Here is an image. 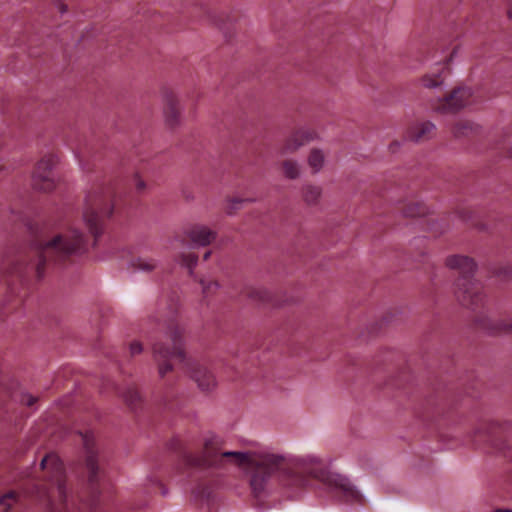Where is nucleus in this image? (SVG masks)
Listing matches in <instances>:
<instances>
[{"mask_svg": "<svg viewBox=\"0 0 512 512\" xmlns=\"http://www.w3.org/2000/svg\"><path fill=\"white\" fill-rule=\"evenodd\" d=\"M508 15H509V17H510V18H512V10H510V11L508 12Z\"/></svg>", "mask_w": 512, "mask_h": 512, "instance_id": "36", "label": "nucleus"}, {"mask_svg": "<svg viewBox=\"0 0 512 512\" xmlns=\"http://www.w3.org/2000/svg\"><path fill=\"white\" fill-rule=\"evenodd\" d=\"M446 265L460 273L456 283V296L459 302L470 309H476L482 305L485 298L482 286L471 278L476 270L473 259L467 256L454 255L447 258Z\"/></svg>", "mask_w": 512, "mask_h": 512, "instance_id": "5", "label": "nucleus"}, {"mask_svg": "<svg viewBox=\"0 0 512 512\" xmlns=\"http://www.w3.org/2000/svg\"><path fill=\"white\" fill-rule=\"evenodd\" d=\"M177 312L178 304L175 301H172L167 308H161L160 310L159 321L164 322L166 325V333L172 342L173 349L169 350L161 343L153 345V357L158 365L159 375L164 377L171 371L170 359L177 357L182 363L184 371L194 379L198 387L203 391H210L216 385L215 377L205 365L186 356L182 335L183 330L176 323Z\"/></svg>", "mask_w": 512, "mask_h": 512, "instance_id": "2", "label": "nucleus"}, {"mask_svg": "<svg viewBox=\"0 0 512 512\" xmlns=\"http://www.w3.org/2000/svg\"><path fill=\"white\" fill-rule=\"evenodd\" d=\"M477 126L467 120L458 121L453 127V134L455 137L468 136L476 131Z\"/></svg>", "mask_w": 512, "mask_h": 512, "instance_id": "19", "label": "nucleus"}, {"mask_svg": "<svg viewBox=\"0 0 512 512\" xmlns=\"http://www.w3.org/2000/svg\"><path fill=\"white\" fill-rule=\"evenodd\" d=\"M394 146H398V143H394V144L390 145V148L393 149Z\"/></svg>", "mask_w": 512, "mask_h": 512, "instance_id": "35", "label": "nucleus"}, {"mask_svg": "<svg viewBox=\"0 0 512 512\" xmlns=\"http://www.w3.org/2000/svg\"><path fill=\"white\" fill-rule=\"evenodd\" d=\"M88 250L87 238L79 229L71 228L53 235L49 240L37 246V276L41 278L44 275V266L47 263L62 262L71 256L83 255Z\"/></svg>", "mask_w": 512, "mask_h": 512, "instance_id": "3", "label": "nucleus"}, {"mask_svg": "<svg viewBox=\"0 0 512 512\" xmlns=\"http://www.w3.org/2000/svg\"><path fill=\"white\" fill-rule=\"evenodd\" d=\"M165 109V121L170 127H175L180 123V111L178 109V99L171 91H166L163 96Z\"/></svg>", "mask_w": 512, "mask_h": 512, "instance_id": "13", "label": "nucleus"}, {"mask_svg": "<svg viewBox=\"0 0 512 512\" xmlns=\"http://www.w3.org/2000/svg\"><path fill=\"white\" fill-rule=\"evenodd\" d=\"M135 188L138 192H143L146 189L145 181L139 176H135L134 178Z\"/></svg>", "mask_w": 512, "mask_h": 512, "instance_id": "28", "label": "nucleus"}, {"mask_svg": "<svg viewBox=\"0 0 512 512\" xmlns=\"http://www.w3.org/2000/svg\"><path fill=\"white\" fill-rule=\"evenodd\" d=\"M158 266V261L151 257L139 256L133 258L129 262V268L132 271H139L144 273L152 272Z\"/></svg>", "mask_w": 512, "mask_h": 512, "instance_id": "15", "label": "nucleus"}, {"mask_svg": "<svg viewBox=\"0 0 512 512\" xmlns=\"http://www.w3.org/2000/svg\"><path fill=\"white\" fill-rule=\"evenodd\" d=\"M36 401H37V398L28 393L23 394L21 397L22 404H24L28 407H32L36 403Z\"/></svg>", "mask_w": 512, "mask_h": 512, "instance_id": "27", "label": "nucleus"}, {"mask_svg": "<svg viewBox=\"0 0 512 512\" xmlns=\"http://www.w3.org/2000/svg\"><path fill=\"white\" fill-rule=\"evenodd\" d=\"M302 196L308 205H316L322 196V188L314 184H305L302 187Z\"/></svg>", "mask_w": 512, "mask_h": 512, "instance_id": "16", "label": "nucleus"}, {"mask_svg": "<svg viewBox=\"0 0 512 512\" xmlns=\"http://www.w3.org/2000/svg\"><path fill=\"white\" fill-rule=\"evenodd\" d=\"M313 139V133L306 130H299L290 135L282 144L279 154L285 156L296 152Z\"/></svg>", "mask_w": 512, "mask_h": 512, "instance_id": "11", "label": "nucleus"}, {"mask_svg": "<svg viewBox=\"0 0 512 512\" xmlns=\"http://www.w3.org/2000/svg\"><path fill=\"white\" fill-rule=\"evenodd\" d=\"M184 234L194 247H206L217 238V232L204 224H194Z\"/></svg>", "mask_w": 512, "mask_h": 512, "instance_id": "10", "label": "nucleus"}, {"mask_svg": "<svg viewBox=\"0 0 512 512\" xmlns=\"http://www.w3.org/2000/svg\"><path fill=\"white\" fill-rule=\"evenodd\" d=\"M178 261L183 267H186L189 270L190 274H192L198 263V257L193 252L182 253L179 256Z\"/></svg>", "mask_w": 512, "mask_h": 512, "instance_id": "22", "label": "nucleus"}, {"mask_svg": "<svg viewBox=\"0 0 512 512\" xmlns=\"http://www.w3.org/2000/svg\"><path fill=\"white\" fill-rule=\"evenodd\" d=\"M495 512H512L511 509H496Z\"/></svg>", "mask_w": 512, "mask_h": 512, "instance_id": "33", "label": "nucleus"}, {"mask_svg": "<svg viewBox=\"0 0 512 512\" xmlns=\"http://www.w3.org/2000/svg\"><path fill=\"white\" fill-rule=\"evenodd\" d=\"M510 153H511V156H512V148H511V152Z\"/></svg>", "mask_w": 512, "mask_h": 512, "instance_id": "37", "label": "nucleus"}, {"mask_svg": "<svg viewBox=\"0 0 512 512\" xmlns=\"http://www.w3.org/2000/svg\"><path fill=\"white\" fill-rule=\"evenodd\" d=\"M472 441L478 445L482 442H486L490 439L489 428L486 424L478 426L471 435Z\"/></svg>", "mask_w": 512, "mask_h": 512, "instance_id": "23", "label": "nucleus"}, {"mask_svg": "<svg viewBox=\"0 0 512 512\" xmlns=\"http://www.w3.org/2000/svg\"><path fill=\"white\" fill-rule=\"evenodd\" d=\"M58 158L55 155L44 156L37 164L33 174L34 188L48 192L51 191L56 185V178L53 172Z\"/></svg>", "mask_w": 512, "mask_h": 512, "instance_id": "6", "label": "nucleus"}, {"mask_svg": "<svg viewBox=\"0 0 512 512\" xmlns=\"http://www.w3.org/2000/svg\"><path fill=\"white\" fill-rule=\"evenodd\" d=\"M111 197L112 190L104 183L92 185L85 195L83 221L93 236L92 247L97 245L98 239L103 234L104 217H110L113 214Z\"/></svg>", "mask_w": 512, "mask_h": 512, "instance_id": "4", "label": "nucleus"}, {"mask_svg": "<svg viewBox=\"0 0 512 512\" xmlns=\"http://www.w3.org/2000/svg\"><path fill=\"white\" fill-rule=\"evenodd\" d=\"M122 397L124 398L125 402L131 407L136 406V404L140 400V395L134 387H128L125 390V392H123Z\"/></svg>", "mask_w": 512, "mask_h": 512, "instance_id": "24", "label": "nucleus"}, {"mask_svg": "<svg viewBox=\"0 0 512 512\" xmlns=\"http://www.w3.org/2000/svg\"><path fill=\"white\" fill-rule=\"evenodd\" d=\"M211 256V251H207L204 255H203V259L204 260H208Z\"/></svg>", "mask_w": 512, "mask_h": 512, "instance_id": "32", "label": "nucleus"}, {"mask_svg": "<svg viewBox=\"0 0 512 512\" xmlns=\"http://www.w3.org/2000/svg\"><path fill=\"white\" fill-rule=\"evenodd\" d=\"M143 351V345L139 341H133L129 346L131 356L140 354Z\"/></svg>", "mask_w": 512, "mask_h": 512, "instance_id": "26", "label": "nucleus"}, {"mask_svg": "<svg viewBox=\"0 0 512 512\" xmlns=\"http://www.w3.org/2000/svg\"><path fill=\"white\" fill-rule=\"evenodd\" d=\"M42 470L48 469L53 474V482L56 485V491L62 501L66 500V485L63 479V466L55 454L46 455L40 462Z\"/></svg>", "mask_w": 512, "mask_h": 512, "instance_id": "9", "label": "nucleus"}, {"mask_svg": "<svg viewBox=\"0 0 512 512\" xmlns=\"http://www.w3.org/2000/svg\"><path fill=\"white\" fill-rule=\"evenodd\" d=\"M65 11H66L65 7H64L63 5H61V7H60V12H61V13H64Z\"/></svg>", "mask_w": 512, "mask_h": 512, "instance_id": "34", "label": "nucleus"}, {"mask_svg": "<svg viewBox=\"0 0 512 512\" xmlns=\"http://www.w3.org/2000/svg\"><path fill=\"white\" fill-rule=\"evenodd\" d=\"M254 199L250 198H239V197H233L227 199V205H226V213L229 215L235 214L239 209H241L246 203L253 202Z\"/></svg>", "mask_w": 512, "mask_h": 512, "instance_id": "21", "label": "nucleus"}, {"mask_svg": "<svg viewBox=\"0 0 512 512\" xmlns=\"http://www.w3.org/2000/svg\"><path fill=\"white\" fill-rule=\"evenodd\" d=\"M21 502V496L15 491H10L0 497V506L7 512Z\"/></svg>", "mask_w": 512, "mask_h": 512, "instance_id": "20", "label": "nucleus"}, {"mask_svg": "<svg viewBox=\"0 0 512 512\" xmlns=\"http://www.w3.org/2000/svg\"><path fill=\"white\" fill-rule=\"evenodd\" d=\"M308 165L316 174L321 171L325 162V155L322 150L313 149L308 156Z\"/></svg>", "mask_w": 512, "mask_h": 512, "instance_id": "17", "label": "nucleus"}, {"mask_svg": "<svg viewBox=\"0 0 512 512\" xmlns=\"http://www.w3.org/2000/svg\"><path fill=\"white\" fill-rule=\"evenodd\" d=\"M501 328L505 331H512V321L508 324H502Z\"/></svg>", "mask_w": 512, "mask_h": 512, "instance_id": "31", "label": "nucleus"}, {"mask_svg": "<svg viewBox=\"0 0 512 512\" xmlns=\"http://www.w3.org/2000/svg\"><path fill=\"white\" fill-rule=\"evenodd\" d=\"M404 213L406 216H409V217H417V216L424 215L426 213V209L421 204L416 203L414 206H409L404 211Z\"/></svg>", "mask_w": 512, "mask_h": 512, "instance_id": "25", "label": "nucleus"}, {"mask_svg": "<svg viewBox=\"0 0 512 512\" xmlns=\"http://www.w3.org/2000/svg\"><path fill=\"white\" fill-rule=\"evenodd\" d=\"M500 274L507 278H512V265H506L500 269Z\"/></svg>", "mask_w": 512, "mask_h": 512, "instance_id": "30", "label": "nucleus"}, {"mask_svg": "<svg viewBox=\"0 0 512 512\" xmlns=\"http://www.w3.org/2000/svg\"><path fill=\"white\" fill-rule=\"evenodd\" d=\"M472 91L467 87L453 90L449 95L438 100L435 109L444 113H455L470 104Z\"/></svg>", "mask_w": 512, "mask_h": 512, "instance_id": "7", "label": "nucleus"}, {"mask_svg": "<svg viewBox=\"0 0 512 512\" xmlns=\"http://www.w3.org/2000/svg\"><path fill=\"white\" fill-rule=\"evenodd\" d=\"M445 72V67H437L433 71L422 76L420 83L427 89H442L444 86Z\"/></svg>", "mask_w": 512, "mask_h": 512, "instance_id": "14", "label": "nucleus"}, {"mask_svg": "<svg viewBox=\"0 0 512 512\" xmlns=\"http://www.w3.org/2000/svg\"><path fill=\"white\" fill-rule=\"evenodd\" d=\"M283 173L288 179H297L301 175L300 164L292 159L285 160L282 163Z\"/></svg>", "mask_w": 512, "mask_h": 512, "instance_id": "18", "label": "nucleus"}, {"mask_svg": "<svg viewBox=\"0 0 512 512\" xmlns=\"http://www.w3.org/2000/svg\"><path fill=\"white\" fill-rule=\"evenodd\" d=\"M201 285L204 293L209 292L212 288H217L218 284L213 281H204L201 280Z\"/></svg>", "mask_w": 512, "mask_h": 512, "instance_id": "29", "label": "nucleus"}, {"mask_svg": "<svg viewBox=\"0 0 512 512\" xmlns=\"http://www.w3.org/2000/svg\"><path fill=\"white\" fill-rule=\"evenodd\" d=\"M84 449L86 451V468L88 470V480L90 484H95L100 479V469L98 465V451L94 444V435L92 432L80 434Z\"/></svg>", "mask_w": 512, "mask_h": 512, "instance_id": "8", "label": "nucleus"}, {"mask_svg": "<svg viewBox=\"0 0 512 512\" xmlns=\"http://www.w3.org/2000/svg\"><path fill=\"white\" fill-rule=\"evenodd\" d=\"M436 126L430 121L417 122L406 132V139L415 143L429 140L434 135Z\"/></svg>", "mask_w": 512, "mask_h": 512, "instance_id": "12", "label": "nucleus"}, {"mask_svg": "<svg viewBox=\"0 0 512 512\" xmlns=\"http://www.w3.org/2000/svg\"><path fill=\"white\" fill-rule=\"evenodd\" d=\"M221 437L209 434L205 436L202 455L190 458L189 462L197 466L221 468L226 461L237 465L248 477L252 494L255 497L266 495L275 475L283 486L296 490L306 488L309 478L322 483L326 489L340 500L349 504H362L363 495L351 480L329 467L314 453L296 455L263 447L248 451H224Z\"/></svg>", "mask_w": 512, "mask_h": 512, "instance_id": "1", "label": "nucleus"}]
</instances>
